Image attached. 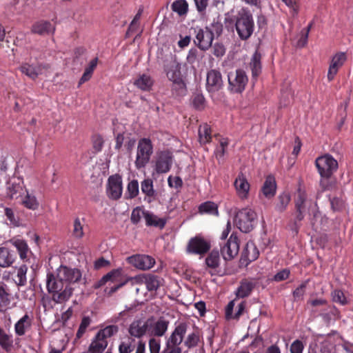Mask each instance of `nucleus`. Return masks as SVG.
<instances>
[{"mask_svg": "<svg viewBox=\"0 0 353 353\" xmlns=\"http://www.w3.org/2000/svg\"><path fill=\"white\" fill-rule=\"evenodd\" d=\"M82 274L76 268L60 266L55 274H48L46 288L56 303L68 301L73 294L74 285L81 281Z\"/></svg>", "mask_w": 353, "mask_h": 353, "instance_id": "obj_1", "label": "nucleus"}, {"mask_svg": "<svg viewBox=\"0 0 353 353\" xmlns=\"http://www.w3.org/2000/svg\"><path fill=\"white\" fill-rule=\"evenodd\" d=\"M236 31L242 40L249 39L254 30V22L252 14L245 9H241L236 18Z\"/></svg>", "mask_w": 353, "mask_h": 353, "instance_id": "obj_2", "label": "nucleus"}, {"mask_svg": "<svg viewBox=\"0 0 353 353\" xmlns=\"http://www.w3.org/2000/svg\"><path fill=\"white\" fill-rule=\"evenodd\" d=\"M315 163L321 176L320 184L324 189H327V180L336 171L338 162L331 155L325 154L318 157Z\"/></svg>", "mask_w": 353, "mask_h": 353, "instance_id": "obj_3", "label": "nucleus"}, {"mask_svg": "<svg viewBox=\"0 0 353 353\" xmlns=\"http://www.w3.org/2000/svg\"><path fill=\"white\" fill-rule=\"evenodd\" d=\"M186 331L187 325L185 323L179 324L168 338L165 346L161 353H181L182 350L180 345L183 340Z\"/></svg>", "mask_w": 353, "mask_h": 353, "instance_id": "obj_4", "label": "nucleus"}, {"mask_svg": "<svg viewBox=\"0 0 353 353\" xmlns=\"http://www.w3.org/2000/svg\"><path fill=\"white\" fill-rule=\"evenodd\" d=\"M256 218V214L253 210L244 208L236 213L234 223L241 232H248L252 230Z\"/></svg>", "mask_w": 353, "mask_h": 353, "instance_id": "obj_5", "label": "nucleus"}, {"mask_svg": "<svg viewBox=\"0 0 353 353\" xmlns=\"http://www.w3.org/2000/svg\"><path fill=\"white\" fill-rule=\"evenodd\" d=\"M152 152L153 147L151 141L149 139H141L137 146L136 167L139 169L145 167L149 162Z\"/></svg>", "mask_w": 353, "mask_h": 353, "instance_id": "obj_6", "label": "nucleus"}, {"mask_svg": "<svg viewBox=\"0 0 353 353\" xmlns=\"http://www.w3.org/2000/svg\"><path fill=\"white\" fill-rule=\"evenodd\" d=\"M181 68L180 63L176 61L172 62L167 71V77L170 81H172L173 89L178 92V94L183 95L186 92V86L181 77Z\"/></svg>", "mask_w": 353, "mask_h": 353, "instance_id": "obj_7", "label": "nucleus"}, {"mask_svg": "<svg viewBox=\"0 0 353 353\" xmlns=\"http://www.w3.org/2000/svg\"><path fill=\"white\" fill-rule=\"evenodd\" d=\"M295 204L299 212L298 218L299 219H301L307 212H314L316 207V203L307 199L305 188L301 186L297 190Z\"/></svg>", "mask_w": 353, "mask_h": 353, "instance_id": "obj_8", "label": "nucleus"}, {"mask_svg": "<svg viewBox=\"0 0 353 353\" xmlns=\"http://www.w3.org/2000/svg\"><path fill=\"white\" fill-rule=\"evenodd\" d=\"M229 90L234 93H241L245 88L248 78L243 70L238 69L228 74Z\"/></svg>", "mask_w": 353, "mask_h": 353, "instance_id": "obj_9", "label": "nucleus"}, {"mask_svg": "<svg viewBox=\"0 0 353 353\" xmlns=\"http://www.w3.org/2000/svg\"><path fill=\"white\" fill-rule=\"evenodd\" d=\"M122 276V270L121 269H116L108 273L106 275L103 276L100 281H99L95 284V288H99L103 285H105L108 282H110L111 283H114V285L111 286L110 288L109 294L114 293L119 288L123 286L126 283L125 281H121Z\"/></svg>", "mask_w": 353, "mask_h": 353, "instance_id": "obj_10", "label": "nucleus"}, {"mask_svg": "<svg viewBox=\"0 0 353 353\" xmlns=\"http://www.w3.org/2000/svg\"><path fill=\"white\" fill-rule=\"evenodd\" d=\"M239 252V240L236 234H231L230 238L221 248L223 258L230 261L236 257Z\"/></svg>", "mask_w": 353, "mask_h": 353, "instance_id": "obj_11", "label": "nucleus"}, {"mask_svg": "<svg viewBox=\"0 0 353 353\" xmlns=\"http://www.w3.org/2000/svg\"><path fill=\"white\" fill-rule=\"evenodd\" d=\"M210 248V243L204 238L196 236L192 238L187 245V252L190 254H203Z\"/></svg>", "mask_w": 353, "mask_h": 353, "instance_id": "obj_12", "label": "nucleus"}, {"mask_svg": "<svg viewBox=\"0 0 353 353\" xmlns=\"http://www.w3.org/2000/svg\"><path fill=\"white\" fill-rule=\"evenodd\" d=\"M128 263L141 270L151 269L155 264V260L152 257L145 254H135L127 258Z\"/></svg>", "mask_w": 353, "mask_h": 353, "instance_id": "obj_13", "label": "nucleus"}, {"mask_svg": "<svg viewBox=\"0 0 353 353\" xmlns=\"http://www.w3.org/2000/svg\"><path fill=\"white\" fill-rule=\"evenodd\" d=\"M172 164V156L170 152L163 151L157 153L154 163V170L158 174L169 172Z\"/></svg>", "mask_w": 353, "mask_h": 353, "instance_id": "obj_14", "label": "nucleus"}, {"mask_svg": "<svg viewBox=\"0 0 353 353\" xmlns=\"http://www.w3.org/2000/svg\"><path fill=\"white\" fill-rule=\"evenodd\" d=\"M196 36L194 40L195 45H196L201 50H208L212 43L214 39L213 32L208 28L198 29L195 30Z\"/></svg>", "mask_w": 353, "mask_h": 353, "instance_id": "obj_15", "label": "nucleus"}, {"mask_svg": "<svg viewBox=\"0 0 353 353\" xmlns=\"http://www.w3.org/2000/svg\"><path fill=\"white\" fill-rule=\"evenodd\" d=\"M234 187L236 196L241 200H246L249 197L250 184L248 182L245 175L239 173L234 181Z\"/></svg>", "mask_w": 353, "mask_h": 353, "instance_id": "obj_16", "label": "nucleus"}, {"mask_svg": "<svg viewBox=\"0 0 353 353\" xmlns=\"http://www.w3.org/2000/svg\"><path fill=\"white\" fill-rule=\"evenodd\" d=\"M123 192L122 179L119 175L109 177L107 186L108 196L112 199H118Z\"/></svg>", "mask_w": 353, "mask_h": 353, "instance_id": "obj_17", "label": "nucleus"}, {"mask_svg": "<svg viewBox=\"0 0 353 353\" xmlns=\"http://www.w3.org/2000/svg\"><path fill=\"white\" fill-rule=\"evenodd\" d=\"M147 334L150 336H161L168 330V322L163 319L146 321Z\"/></svg>", "mask_w": 353, "mask_h": 353, "instance_id": "obj_18", "label": "nucleus"}, {"mask_svg": "<svg viewBox=\"0 0 353 353\" xmlns=\"http://www.w3.org/2000/svg\"><path fill=\"white\" fill-rule=\"evenodd\" d=\"M245 307V301L234 299L229 302L225 308V316L228 319H237L243 313Z\"/></svg>", "mask_w": 353, "mask_h": 353, "instance_id": "obj_19", "label": "nucleus"}, {"mask_svg": "<svg viewBox=\"0 0 353 353\" xmlns=\"http://www.w3.org/2000/svg\"><path fill=\"white\" fill-rule=\"evenodd\" d=\"M346 54L345 52H338L335 54L331 59L328 72L327 79L329 81L334 79L340 68L346 61Z\"/></svg>", "mask_w": 353, "mask_h": 353, "instance_id": "obj_20", "label": "nucleus"}, {"mask_svg": "<svg viewBox=\"0 0 353 353\" xmlns=\"http://www.w3.org/2000/svg\"><path fill=\"white\" fill-rule=\"evenodd\" d=\"M221 74L216 70H211L207 74L206 88L208 92H214L223 86Z\"/></svg>", "mask_w": 353, "mask_h": 353, "instance_id": "obj_21", "label": "nucleus"}, {"mask_svg": "<svg viewBox=\"0 0 353 353\" xmlns=\"http://www.w3.org/2000/svg\"><path fill=\"white\" fill-rule=\"evenodd\" d=\"M31 30L33 33L44 35L54 33L55 27L49 21H39L32 25Z\"/></svg>", "mask_w": 353, "mask_h": 353, "instance_id": "obj_22", "label": "nucleus"}, {"mask_svg": "<svg viewBox=\"0 0 353 353\" xmlns=\"http://www.w3.org/2000/svg\"><path fill=\"white\" fill-rule=\"evenodd\" d=\"M153 84V79L150 75L146 74L139 75L134 81V85L142 91H150Z\"/></svg>", "mask_w": 353, "mask_h": 353, "instance_id": "obj_23", "label": "nucleus"}, {"mask_svg": "<svg viewBox=\"0 0 353 353\" xmlns=\"http://www.w3.org/2000/svg\"><path fill=\"white\" fill-rule=\"evenodd\" d=\"M10 243L17 249L21 259L28 258L30 248L25 240L14 237L10 240Z\"/></svg>", "mask_w": 353, "mask_h": 353, "instance_id": "obj_24", "label": "nucleus"}, {"mask_svg": "<svg viewBox=\"0 0 353 353\" xmlns=\"http://www.w3.org/2000/svg\"><path fill=\"white\" fill-rule=\"evenodd\" d=\"M20 70L29 78L35 79L41 73L42 66L25 63L21 65Z\"/></svg>", "mask_w": 353, "mask_h": 353, "instance_id": "obj_25", "label": "nucleus"}, {"mask_svg": "<svg viewBox=\"0 0 353 353\" xmlns=\"http://www.w3.org/2000/svg\"><path fill=\"white\" fill-rule=\"evenodd\" d=\"M15 254L5 247H0V266L7 268L15 261Z\"/></svg>", "mask_w": 353, "mask_h": 353, "instance_id": "obj_26", "label": "nucleus"}, {"mask_svg": "<svg viewBox=\"0 0 353 353\" xmlns=\"http://www.w3.org/2000/svg\"><path fill=\"white\" fill-rule=\"evenodd\" d=\"M32 319L28 314H25L14 325V331L17 335L23 336L31 326Z\"/></svg>", "mask_w": 353, "mask_h": 353, "instance_id": "obj_27", "label": "nucleus"}, {"mask_svg": "<svg viewBox=\"0 0 353 353\" xmlns=\"http://www.w3.org/2000/svg\"><path fill=\"white\" fill-rule=\"evenodd\" d=\"M276 190V184L274 178L272 176H268L262 186V193L268 199L274 196Z\"/></svg>", "mask_w": 353, "mask_h": 353, "instance_id": "obj_28", "label": "nucleus"}, {"mask_svg": "<svg viewBox=\"0 0 353 353\" xmlns=\"http://www.w3.org/2000/svg\"><path fill=\"white\" fill-rule=\"evenodd\" d=\"M129 333L131 336L139 338L147 334L146 322L136 321L132 323L129 327Z\"/></svg>", "mask_w": 353, "mask_h": 353, "instance_id": "obj_29", "label": "nucleus"}, {"mask_svg": "<svg viewBox=\"0 0 353 353\" xmlns=\"http://www.w3.org/2000/svg\"><path fill=\"white\" fill-rule=\"evenodd\" d=\"M107 345V340L102 339L98 335H96L89 346L88 351L90 353H102Z\"/></svg>", "mask_w": 353, "mask_h": 353, "instance_id": "obj_30", "label": "nucleus"}, {"mask_svg": "<svg viewBox=\"0 0 353 353\" xmlns=\"http://www.w3.org/2000/svg\"><path fill=\"white\" fill-rule=\"evenodd\" d=\"M13 337L3 329L0 328V346L6 352H10L13 347Z\"/></svg>", "mask_w": 353, "mask_h": 353, "instance_id": "obj_31", "label": "nucleus"}, {"mask_svg": "<svg viewBox=\"0 0 353 353\" xmlns=\"http://www.w3.org/2000/svg\"><path fill=\"white\" fill-rule=\"evenodd\" d=\"M163 284V279L156 275L147 274L145 286L148 291H156Z\"/></svg>", "mask_w": 353, "mask_h": 353, "instance_id": "obj_32", "label": "nucleus"}, {"mask_svg": "<svg viewBox=\"0 0 353 353\" xmlns=\"http://www.w3.org/2000/svg\"><path fill=\"white\" fill-rule=\"evenodd\" d=\"M165 222L166 221L165 219L159 218L148 211L145 215V223L147 225L163 228L165 224Z\"/></svg>", "mask_w": 353, "mask_h": 353, "instance_id": "obj_33", "label": "nucleus"}, {"mask_svg": "<svg viewBox=\"0 0 353 353\" xmlns=\"http://www.w3.org/2000/svg\"><path fill=\"white\" fill-rule=\"evenodd\" d=\"M199 141L202 144L209 143L211 140V129L207 124H203L199 129Z\"/></svg>", "mask_w": 353, "mask_h": 353, "instance_id": "obj_34", "label": "nucleus"}, {"mask_svg": "<svg viewBox=\"0 0 353 353\" xmlns=\"http://www.w3.org/2000/svg\"><path fill=\"white\" fill-rule=\"evenodd\" d=\"M98 62V59L94 58L92 60H91L86 68L85 69V71L79 81V84H82L85 83V81H88L92 74V72L95 68L97 67Z\"/></svg>", "mask_w": 353, "mask_h": 353, "instance_id": "obj_35", "label": "nucleus"}, {"mask_svg": "<svg viewBox=\"0 0 353 353\" xmlns=\"http://www.w3.org/2000/svg\"><path fill=\"white\" fill-rule=\"evenodd\" d=\"M135 347V340L130 337L123 339L119 345L120 353H130Z\"/></svg>", "mask_w": 353, "mask_h": 353, "instance_id": "obj_36", "label": "nucleus"}, {"mask_svg": "<svg viewBox=\"0 0 353 353\" xmlns=\"http://www.w3.org/2000/svg\"><path fill=\"white\" fill-rule=\"evenodd\" d=\"M250 68L252 70V73L253 77H257L261 72V55L257 52H256L252 57L250 63Z\"/></svg>", "mask_w": 353, "mask_h": 353, "instance_id": "obj_37", "label": "nucleus"}, {"mask_svg": "<svg viewBox=\"0 0 353 353\" xmlns=\"http://www.w3.org/2000/svg\"><path fill=\"white\" fill-rule=\"evenodd\" d=\"M253 288L252 283L248 281H243L236 290V295L238 298L248 296Z\"/></svg>", "mask_w": 353, "mask_h": 353, "instance_id": "obj_38", "label": "nucleus"}, {"mask_svg": "<svg viewBox=\"0 0 353 353\" xmlns=\"http://www.w3.org/2000/svg\"><path fill=\"white\" fill-rule=\"evenodd\" d=\"M259 252L252 243H248L244 251L245 257L249 261H253L256 260L259 256Z\"/></svg>", "mask_w": 353, "mask_h": 353, "instance_id": "obj_39", "label": "nucleus"}, {"mask_svg": "<svg viewBox=\"0 0 353 353\" xmlns=\"http://www.w3.org/2000/svg\"><path fill=\"white\" fill-rule=\"evenodd\" d=\"M141 191L149 198H153L155 196V191L153 187V182L151 179L143 180L141 183Z\"/></svg>", "mask_w": 353, "mask_h": 353, "instance_id": "obj_40", "label": "nucleus"}, {"mask_svg": "<svg viewBox=\"0 0 353 353\" xmlns=\"http://www.w3.org/2000/svg\"><path fill=\"white\" fill-rule=\"evenodd\" d=\"M22 203L25 207L33 210L37 209L39 205L36 196L28 192L23 197Z\"/></svg>", "mask_w": 353, "mask_h": 353, "instance_id": "obj_41", "label": "nucleus"}, {"mask_svg": "<svg viewBox=\"0 0 353 353\" xmlns=\"http://www.w3.org/2000/svg\"><path fill=\"white\" fill-rule=\"evenodd\" d=\"M229 145L228 138H221L219 139V146L216 149L215 155L218 160H222Z\"/></svg>", "mask_w": 353, "mask_h": 353, "instance_id": "obj_42", "label": "nucleus"}, {"mask_svg": "<svg viewBox=\"0 0 353 353\" xmlns=\"http://www.w3.org/2000/svg\"><path fill=\"white\" fill-rule=\"evenodd\" d=\"M9 295L3 286H0V311L6 312L10 308Z\"/></svg>", "mask_w": 353, "mask_h": 353, "instance_id": "obj_43", "label": "nucleus"}, {"mask_svg": "<svg viewBox=\"0 0 353 353\" xmlns=\"http://www.w3.org/2000/svg\"><path fill=\"white\" fill-rule=\"evenodd\" d=\"M205 263L208 267L216 268L219 265L220 256L218 251H212L205 259Z\"/></svg>", "mask_w": 353, "mask_h": 353, "instance_id": "obj_44", "label": "nucleus"}, {"mask_svg": "<svg viewBox=\"0 0 353 353\" xmlns=\"http://www.w3.org/2000/svg\"><path fill=\"white\" fill-rule=\"evenodd\" d=\"M290 201V195L288 192L281 194L278 197V203L276 205V210L283 212L285 210Z\"/></svg>", "mask_w": 353, "mask_h": 353, "instance_id": "obj_45", "label": "nucleus"}, {"mask_svg": "<svg viewBox=\"0 0 353 353\" xmlns=\"http://www.w3.org/2000/svg\"><path fill=\"white\" fill-rule=\"evenodd\" d=\"M172 9L179 15H183L187 13L188 4L185 0H177L172 3Z\"/></svg>", "mask_w": 353, "mask_h": 353, "instance_id": "obj_46", "label": "nucleus"}, {"mask_svg": "<svg viewBox=\"0 0 353 353\" xmlns=\"http://www.w3.org/2000/svg\"><path fill=\"white\" fill-rule=\"evenodd\" d=\"M83 220L76 218L73 223L72 234L77 239H81L83 235Z\"/></svg>", "mask_w": 353, "mask_h": 353, "instance_id": "obj_47", "label": "nucleus"}, {"mask_svg": "<svg viewBox=\"0 0 353 353\" xmlns=\"http://www.w3.org/2000/svg\"><path fill=\"white\" fill-rule=\"evenodd\" d=\"M118 332V327L115 325H109L98 332L97 335L102 339L107 340Z\"/></svg>", "mask_w": 353, "mask_h": 353, "instance_id": "obj_48", "label": "nucleus"}, {"mask_svg": "<svg viewBox=\"0 0 353 353\" xmlns=\"http://www.w3.org/2000/svg\"><path fill=\"white\" fill-rule=\"evenodd\" d=\"M199 212L201 213H209L212 214H218L217 205L210 201L205 202L201 204L199 207Z\"/></svg>", "mask_w": 353, "mask_h": 353, "instance_id": "obj_49", "label": "nucleus"}, {"mask_svg": "<svg viewBox=\"0 0 353 353\" xmlns=\"http://www.w3.org/2000/svg\"><path fill=\"white\" fill-rule=\"evenodd\" d=\"M199 341L200 336L199 333L197 332H193L188 335L184 343L188 348H192L197 346Z\"/></svg>", "mask_w": 353, "mask_h": 353, "instance_id": "obj_50", "label": "nucleus"}, {"mask_svg": "<svg viewBox=\"0 0 353 353\" xmlns=\"http://www.w3.org/2000/svg\"><path fill=\"white\" fill-rule=\"evenodd\" d=\"M28 268L26 265H21L17 270V274L14 279L15 283L19 285H23L26 282V273Z\"/></svg>", "mask_w": 353, "mask_h": 353, "instance_id": "obj_51", "label": "nucleus"}, {"mask_svg": "<svg viewBox=\"0 0 353 353\" xmlns=\"http://www.w3.org/2000/svg\"><path fill=\"white\" fill-rule=\"evenodd\" d=\"M91 323V319L88 316L83 317L81 322L79 325V329L77 332V338L80 339L85 334L87 330V328Z\"/></svg>", "mask_w": 353, "mask_h": 353, "instance_id": "obj_52", "label": "nucleus"}, {"mask_svg": "<svg viewBox=\"0 0 353 353\" xmlns=\"http://www.w3.org/2000/svg\"><path fill=\"white\" fill-rule=\"evenodd\" d=\"M148 213V211H145L141 208H136L133 210L131 214V221L134 223H137L140 221L142 217L145 219V215Z\"/></svg>", "mask_w": 353, "mask_h": 353, "instance_id": "obj_53", "label": "nucleus"}, {"mask_svg": "<svg viewBox=\"0 0 353 353\" xmlns=\"http://www.w3.org/2000/svg\"><path fill=\"white\" fill-rule=\"evenodd\" d=\"M332 297L334 302L341 305H345L347 303V299L344 293L340 290H335L332 292Z\"/></svg>", "mask_w": 353, "mask_h": 353, "instance_id": "obj_54", "label": "nucleus"}, {"mask_svg": "<svg viewBox=\"0 0 353 353\" xmlns=\"http://www.w3.org/2000/svg\"><path fill=\"white\" fill-rule=\"evenodd\" d=\"M282 1L288 7L290 14L293 17L297 15L299 10L298 0H282Z\"/></svg>", "mask_w": 353, "mask_h": 353, "instance_id": "obj_55", "label": "nucleus"}, {"mask_svg": "<svg viewBox=\"0 0 353 353\" xmlns=\"http://www.w3.org/2000/svg\"><path fill=\"white\" fill-rule=\"evenodd\" d=\"M127 193L130 198L135 197L139 193V183L137 180L130 181L128 185Z\"/></svg>", "mask_w": 353, "mask_h": 353, "instance_id": "obj_56", "label": "nucleus"}, {"mask_svg": "<svg viewBox=\"0 0 353 353\" xmlns=\"http://www.w3.org/2000/svg\"><path fill=\"white\" fill-rule=\"evenodd\" d=\"M192 104L196 109L201 110L205 107V98L202 94H196L192 99Z\"/></svg>", "mask_w": 353, "mask_h": 353, "instance_id": "obj_57", "label": "nucleus"}, {"mask_svg": "<svg viewBox=\"0 0 353 353\" xmlns=\"http://www.w3.org/2000/svg\"><path fill=\"white\" fill-rule=\"evenodd\" d=\"M168 183L170 188H179L183 185L181 179L179 176H170L168 179Z\"/></svg>", "mask_w": 353, "mask_h": 353, "instance_id": "obj_58", "label": "nucleus"}, {"mask_svg": "<svg viewBox=\"0 0 353 353\" xmlns=\"http://www.w3.org/2000/svg\"><path fill=\"white\" fill-rule=\"evenodd\" d=\"M304 345L299 340L294 341L290 347L291 353H303Z\"/></svg>", "mask_w": 353, "mask_h": 353, "instance_id": "obj_59", "label": "nucleus"}, {"mask_svg": "<svg viewBox=\"0 0 353 353\" xmlns=\"http://www.w3.org/2000/svg\"><path fill=\"white\" fill-rule=\"evenodd\" d=\"M147 274H141L134 277L130 278L132 285H143L145 284Z\"/></svg>", "mask_w": 353, "mask_h": 353, "instance_id": "obj_60", "label": "nucleus"}, {"mask_svg": "<svg viewBox=\"0 0 353 353\" xmlns=\"http://www.w3.org/2000/svg\"><path fill=\"white\" fill-rule=\"evenodd\" d=\"M225 52V47L223 44L221 43H215L213 46V54L216 57H222Z\"/></svg>", "mask_w": 353, "mask_h": 353, "instance_id": "obj_61", "label": "nucleus"}, {"mask_svg": "<svg viewBox=\"0 0 353 353\" xmlns=\"http://www.w3.org/2000/svg\"><path fill=\"white\" fill-rule=\"evenodd\" d=\"M290 271L288 270H283L275 274L274 279L276 281H281L288 278Z\"/></svg>", "mask_w": 353, "mask_h": 353, "instance_id": "obj_62", "label": "nucleus"}, {"mask_svg": "<svg viewBox=\"0 0 353 353\" xmlns=\"http://www.w3.org/2000/svg\"><path fill=\"white\" fill-rule=\"evenodd\" d=\"M299 37L300 38L299 39L296 45L301 48L304 47L307 42V33H303V31H301Z\"/></svg>", "mask_w": 353, "mask_h": 353, "instance_id": "obj_63", "label": "nucleus"}, {"mask_svg": "<svg viewBox=\"0 0 353 353\" xmlns=\"http://www.w3.org/2000/svg\"><path fill=\"white\" fill-rule=\"evenodd\" d=\"M208 0H194L196 8L199 12H203L208 6Z\"/></svg>", "mask_w": 353, "mask_h": 353, "instance_id": "obj_64", "label": "nucleus"}]
</instances>
